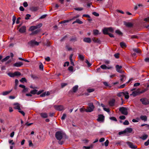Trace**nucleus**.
Listing matches in <instances>:
<instances>
[{
    "mask_svg": "<svg viewBox=\"0 0 149 149\" xmlns=\"http://www.w3.org/2000/svg\"><path fill=\"white\" fill-rule=\"evenodd\" d=\"M104 119V116L103 115H99L97 120L98 121H103Z\"/></svg>",
    "mask_w": 149,
    "mask_h": 149,
    "instance_id": "obj_13",
    "label": "nucleus"
},
{
    "mask_svg": "<svg viewBox=\"0 0 149 149\" xmlns=\"http://www.w3.org/2000/svg\"><path fill=\"white\" fill-rule=\"evenodd\" d=\"M93 40L95 42H96L99 44L101 43V41L98 38H93Z\"/></svg>",
    "mask_w": 149,
    "mask_h": 149,
    "instance_id": "obj_23",
    "label": "nucleus"
},
{
    "mask_svg": "<svg viewBox=\"0 0 149 149\" xmlns=\"http://www.w3.org/2000/svg\"><path fill=\"white\" fill-rule=\"evenodd\" d=\"M115 102V100L114 99H112L110 100L109 102V104L111 106H113Z\"/></svg>",
    "mask_w": 149,
    "mask_h": 149,
    "instance_id": "obj_19",
    "label": "nucleus"
},
{
    "mask_svg": "<svg viewBox=\"0 0 149 149\" xmlns=\"http://www.w3.org/2000/svg\"><path fill=\"white\" fill-rule=\"evenodd\" d=\"M41 31L40 29H37L35 31H32V32L30 34V35H34L38 34Z\"/></svg>",
    "mask_w": 149,
    "mask_h": 149,
    "instance_id": "obj_9",
    "label": "nucleus"
},
{
    "mask_svg": "<svg viewBox=\"0 0 149 149\" xmlns=\"http://www.w3.org/2000/svg\"><path fill=\"white\" fill-rule=\"evenodd\" d=\"M55 137L58 140H61L63 137V133L61 131L57 132L56 133Z\"/></svg>",
    "mask_w": 149,
    "mask_h": 149,
    "instance_id": "obj_3",
    "label": "nucleus"
},
{
    "mask_svg": "<svg viewBox=\"0 0 149 149\" xmlns=\"http://www.w3.org/2000/svg\"><path fill=\"white\" fill-rule=\"evenodd\" d=\"M66 117V115L65 113L63 114V116H62L61 118V119L62 120H64Z\"/></svg>",
    "mask_w": 149,
    "mask_h": 149,
    "instance_id": "obj_51",
    "label": "nucleus"
},
{
    "mask_svg": "<svg viewBox=\"0 0 149 149\" xmlns=\"http://www.w3.org/2000/svg\"><path fill=\"white\" fill-rule=\"evenodd\" d=\"M8 75L11 77H13L15 76L14 73H9L8 74Z\"/></svg>",
    "mask_w": 149,
    "mask_h": 149,
    "instance_id": "obj_55",
    "label": "nucleus"
},
{
    "mask_svg": "<svg viewBox=\"0 0 149 149\" xmlns=\"http://www.w3.org/2000/svg\"><path fill=\"white\" fill-rule=\"evenodd\" d=\"M12 91V90L8 91H5L2 93V94L3 95H6L10 93Z\"/></svg>",
    "mask_w": 149,
    "mask_h": 149,
    "instance_id": "obj_32",
    "label": "nucleus"
},
{
    "mask_svg": "<svg viewBox=\"0 0 149 149\" xmlns=\"http://www.w3.org/2000/svg\"><path fill=\"white\" fill-rule=\"evenodd\" d=\"M23 65V63L22 62H16L15 63H14L13 65V66L14 67H20Z\"/></svg>",
    "mask_w": 149,
    "mask_h": 149,
    "instance_id": "obj_12",
    "label": "nucleus"
},
{
    "mask_svg": "<svg viewBox=\"0 0 149 149\" xmlns=\"http://www.w3.org/2000/svg\"><path fill=\"white\" fill-rule=\"evenodd\" d=\"M126 133L127 132L129 133H131L132 131V129L130 127H127L126 128L125 130Z\"/></svg>",
    "mask_w": 149,
    "mask_h": 149,
    "instance_id": "obj_24",
    "label": "nucleus"
},
{
    "mask_svg": "<svg viewBox=\"0 0 149 149\" xmlns=\"http://www.w3.org/2000/svg\"><path fill=\"white\" fill-rule=\"evenodd\" d=\"M16 19V17L15 15H14L13 17V25L15 23Z\"/></svg>",
    "mask_w": 149,
    "mask_h": 149,
    "instance_id": "obj_45",
    "label": "nucleus"
},
{
    "mask_svg": "<svg viewBox=\"0 0 149 149\" xmlns=\"http://www.w3.org/2000/svg\"><path fill=\"white\" fill-rule=\"evenodd\" d=\"M94 89L93 88L88 89H87V91L88 93H91L94 91Z\"/></svg>",
    "mask_w": 149,
    "mask_h": 149,
    "instance_id": "obj_47",
    "label": "nucleus"
},
{
    "mask_svg": "<svg viewBox=\"0 0 149 149\" xmlns=\"http://www.w3.org/2000/svg\"><path fill=\"white\" fill-rule=\"evenodd\" d=\"M86 63L88 65V67H89L91 65V64L89 63V62L87 60H86Z\"/></svg>",
    "mask_w": 149,
    "mask_h": 149,
    "instance_id": "obj_54",
    "label": "nucleus"
},
{
    "mask_svg": "<svg viewBox=\"0 0 149 149\" xmlns=\"http://www.w3.org/2000/svg\"><path fill=\"white\" fill-rule=\"evenodd\" d=\"M31 15H30L29 14H26V17H25V19H29V17H31Z\"/></svg>",
    "mask_w": 149,
    "mask_h": 149,
    "instance_id": "obj_52",
    "label": "nucleus"
},
{
    "mask_svg": "<svg viewBox=\"0 0 149 149\" xmlns=\"http://www.w3.org/2000/svg\"><path fill=\"white\" fill-rule=\"evenodd\" d=\"M10 58V56H7L5 58H3V59L1 60V61L2 62H4L7 61Z\"/></svg>",
    "mask_w": 149,
    "mask_h": 149,
    "instance_id": "obj_38",
    "label": "nucleus"
},
{
    "mask_svg": "<svg viewBox=\"0 0 149 149\" xmlns=\"http://www.w3.org/2000/svg\"><path fill=\"white\" fill-rule=\"evenodd\" d=\"M131 38H138V36L136 35H133L131 36Z\"/></svg>",
    "mask_w": 149,
    "mask_h": 149,
    "instance_id": "obj_58",
    "label": "nucleus"
},
{
    "mask_svg": "<svg viewBox=\"0 0 149 149\" xmlns=\"http://www.w3.org/2000/svg\"><path fill=\"white\" fill-rule=\"evenodd\" d=\"M144 21L148 22H149V17L146 18L144 19Z\"/></svg>",
    "mask_w": 149,
    "mask_h": 149,
    "instance_id": "obj_64",
    "label": "nucleus"
},
{
    "mask_svg": "<svg viewBox=\"0 0 149 149\" xmlns=\"http://www.w3.org/2000/svg\"><path fill=\"white\" fill-rule=\"evenodd\" d=\"M116 70L117 71L120 73H122L123 71L121 70L122 68V67L121 65H117L116 66Z\"/></svg>",
    "mask_w": 149,
    "mask_h": 149,
    "instance_id": "obj_8",
    "label": "nucleus"
},
{
    "mask_svg": "<svg viewBox=\"0 0 149 149\" xmlns=\"http://www.w3.org/2000/svg\"><path fill=\"white\" fill-rule=\"evenodd\" d=\"M14 73L15 76H19L21 75V73H20V72L18 71L15 72H14Z\"/></svg>",
    "mask_w": 149,
    "mask_h": 149,
    "instance_id": "obj_40",
    "label": "nucleus"
},
{
    "mask_svg": "<svg viewBox=\"0 0 149 149\" xmlns=\"http://www.w3.org/2000/svg\"><path fill=\"white\" fill-rule=\"evenodd\" d=\"M140 101L143 104L147 105L149 104V100L147 98H142L140 99Z\"/></svg>",
    "mask_w": 149,
    "mask_h": 149,
    "instance_id": "obj_6",
    "label": "nucleus"
},
{
    "mask_svg": "<svg viewBox=\"0 0 149 149\" xmlns=\"http://www.w3.org/2000/svg\"><path fill=\"white\" fill-rule=\"evenodd\" d=\"M38 91V90L36 89L33 90H31L30 92V93L31 94L35 95V94H37V93Z\"/></svg>",
    "mask_w": 149,
    "mask_h": 149,
    "instance_id": "obj_36",
    "label": "nucleus"
},
{
    "mask_svg": "<svg viewBox=\"0 0 149 149\" xmlns=\"http://www.w3.org/2000/svg\"><path fill=\"white\" fill-rule=\"evenodd\" d=\"M115 33L118 34L119 35H123V33L119 30H116L115 31Z\"/></svg>",
    "mask_w": 149,
    "mask_h": 149,
    "instance_id": "obj_37",
    "label": "nucleus"
},
{
    "mask_svg": "<svg viewBox=\"0 0 149 149\" xmlns=\"http://www.w3.org/2000/svg\"><path fill=\"white\" fill-rule=\"evenodd\" d=\"M127 144L131 148L136 149L137 148V146L136 145H134L133 143L132 142H127Z\"/></svg>",
    "mask_w": 149,
    "mask_h": 149,
    "instance_id": "obj_10",
    "label": "nucleus"
},
{
    "mask_svg": "<svg viewBox=\"0 0 149 149\" xmlns=\"http://www.w3.org/2000/svg\"><path fill=\"white\" fill-rule=\"evenodd\" d=\"M29 147L33 146V144L32 143V141L31 140H29Z\"/></svg>",
    "mask_w": 149,
    "mask_h": 149,
    "instance_id": "obj_59",
    "label": "nucleus"
},
{
    "mask_svg": "<svg viewBox=\"0 0 149 149\" xmlns=\"http://www.w3.org/2000/svg\"><path fill=\"white\" fill-rule=\"evenodd\" d=\"M133 50L134 52L137 53H139L141 52V51L138 49H134Z\"/></svg>",
    "mask_w": 149,
    "mask_h": 149,
    "instance_id": "obj_39",
    "label": "nucleus"
},
{
    "mask_svg": "<svg viewBox=\"0 0 149 149\" xmlns=\"http://www.w3.org/2000/svg\"><path fill=\"white\" fill-rule=\"evenodd\" d=\"M68 84L66 83H62L61 84V86L62 88H63L64 87L67 85Z\"/></svg>",
    "mask_w": 149,
    "mask_h": 149,
    "instance_id": "obj_53",
    "label": "nucleus"
},
{
    "mask_svg": "<svg viewBox=\"0 0 149 149\" xmlns=\"http://www.w3.org/2000/svg\"><path fill=\"white\" fill-rule=\"evenodd\" d=\"M109 118L110 119L115 121H117L116 118L114 117L113 116L110 117Z\"/></svg>",
    "mask_w": 149,
    "mask_h": 149,
    "instance_id": "obj_49",
    "label": "nucleus"
},
{
    "mask_svg": "<svg viewBox=\"0 0 149 149\" xmlns=\"http://www.w3.org/2000/svg\"><path fill=\"white\" fill-rule=\"evenodd\" d=\"M123 124L124 125H128L129 124V123L128 120H125Z\"/></svg>",
    "mask_w": 149,
    "mask_h": 149,
    "instance_id": "obj_56",
    "label": "nucleus"
},
{
    "mask_svg": "<svg viewBox=\"0 0 149 149\" xmlns=\"http://www.w3.org/2000/svg\"><path fill=\"white\" fill-rule=\"evenodd\" d=\"M109 143V141L108 140H106V141L104 142V145L105 146L107 147V146L108 145Z\"/></svg>",
    "mask_w": 149,
    "mask_h": 149,
    "instance_id": "obj_57",
    "label": "nucleus"
},
{
    "mask_svg": "<svg viewBox=\"0 0 149 149\" xmlns=\"http://www.w3.org/2000/svg\"><path fill=\"white\" fill-rule=\"evenodd\" d=\"M14 106V108L15 109H17L18 110H21V109L19 106V104L18 103H14L13 104Z\"/></svg>",
    "mask_w": 149,
    "mask_h": 149,
    "instance_id": "obj_14",
    "label": "nucleus"
},
{
    "mask_svg": "<svg viewBox=\"0 0 149 149\" xmlns=\"http://www.w3.org/2000/svg\"><path fill=\"white\" fill-rule=\"evenodd\" d=\"M26 27L25 26H23L19 29V31L21 33H23L26 32Z\"/></svg>",
    "mask_w": 149,
    "mask_h": 149,
    "instance_id": "obj_11",
    "label": "nucleus"
},
{
    "mask_svg": "<svg viewBox=\"0 0 149 149\" xmlns=\"http://www.w3.org/2000/svg\"><path fill=\"white\" fill-rule=\"evenodd\" d=\"M148 136L147 134H145L142 136L140 137L139 138L143 140H145L148 138Z\"/></svg>",
    "mask_w": 149,
    "mask_h": 149,
    "instance_id": "obj_34",
    "label": "nucleus"
},
{
    "mask_svg": "<svg viewBox=\"0 0 149 149\" xmlns=\"http://www.w3.org/2000/svg\"><path fill=\"white\" fill-rule=\"evenodd\" d=\"M28 44L31 47H33L34 45L38 46L39 45V43L34 40H32L28 42Z\"/></svg>",
    "mask_w": 149,
    "mask_h": 149,
    "instance_id": "obj_4",
    "label": "nucleus"
},
{
    "mask_svg": "<svg viewBox=\"0 0 149 149\" xmlns=\"http://www.w3.org/2000/svg\"><path fill=\"white\" fill-rule=\"evenodd\" d=\"M42 26V23H39L36 26H31L29 29V31H33L36 29H39Z\"/></svg>",
    "mask_w": 149,
    "mask_h": 149,
    "instance_id": "obj_2",
    "label": "nucleus"
},
{
    "mask_svg": "<svg viewBox=\"0 0 149 149\" xmlns=\"http://www.w3.org/2000/svg\"><path fill=\"white\" fill-rule=\"evenodd\" d=\"M77 38L76 36H72L70 40V41L72 42H75L77 41Z\"/></svg>",
    "mask_w": 149,
    "mask_h": 149,
    "instance_id": "obj_18",
    "label": "nucleus"
},
{
    "mask_svg": "<svg viewBox=\"0 0 149 149\" xmlns=\"http://www.w3.org/2000/svg\"><path fill=\"white\" fill-rule=\"evenodd\" d=\"M119 110L123 114L127 115L128 114L127 109L126 108L123 107H121L120 108Z\"/></svg>",
    "mask_w": 149,
    "mask_h": 149,
    "instance_id": "obj_5",
    "label": "nucleus"
},
{
    "mask_svg": "<svg viewBox=\"0 0 149 149\" xmlns=\"http://www.w3.org/2000/svg\"><path fill=\"white\" fill-rule=\"evenodd\" d=\"M23 5L24 7H26L28 6V4L26 2H24L23 3Z\"/></svg>",
    "mask_w": 149,
    "mask_h": 149,
    "instance_id": "obj_60",
    "label": "nucleus"
},
{
    "mask_svg": "<svg viewBox=\"0 0 149 149\" xmlns=\"http://www.w3.org/2000/svg\"><path fill=\"white\" fill-rule=\"evenodd\" d=\"M88 107L87 109H85V111L86 112H91L93 111L95 107L93 103H88Z\"/></svg>",
    "mask_w": 149,
    "mask_h": 149,
    "instance_id": "obj_1",
    "label": "nucleus"
},
{
    "mask_svg": "<svg viewBox=\"0 0 149 149\" xmlns=\"http://www.w3.org/2000/svg\"><path fill=\"white\" fill-rule=\"evenodd\" d=\"M100 68L103 69H110L112 68V67L111 66H109L107 67L105 65H102L100 66Z\"/></svg>",
    "mask_w": 149,
    "mask_h": 149,
    "instance_id": "obj_17",
    "label": "nucleus"
},
{
    "mask_svg": "<svg viewBox=\"0 0 149 149\" xmlns=\"http://www.w3.org/2000/svg\"><path fill=\"white\" fill-rule=\"evenodd\" d=\"M54 107L55 109L58 111H61L64 110L63 106L61 105H55Z\"/></svg>",
    "mask_w": 149,
    "mask_h": 149,
    "instance_id": "obj_7",
    "label": "nucleus"
},
{
    "mask_svg": "<svg viewBox=\"0 0 149 149\" xmlns=\"http://www.w3.org/2000/svg\"><path fill=\"white\" fill-rule=\"evenodd\" d=\"M124 24L126 26L130 28L132 27L133 26V24L131 22H124Z\"/></svg>",
    "mask_w": 149,
    "mask_h": 149,
    "instance_id": "obj_20",
    "label": "nucleus"
},
{
    "mask_svg": "<svg viewBox=\"0 0 149 149\" xmlns=\"http://www.w3.org/2000/svg\"><path fill=\"white\" fill-rule=\"evenodd\" d=\"M40 115L41 117L44 118H47L48 117L47 114L46 113H41Z\"/></svg>",
    "mask_w": 149,
    "mask_h": 149,
    "instance_id": "obj_22",
    "label": "nucleus"
},
{
    "mask_svg": "<svg viewBox=\"0 0 149 149\" xmlns=\"http://www.w3.org/2000/svg\"><path fill=\"white\" fill-rule=\"evenodd\" d=\"M78 87L77 85H76L73 87L72 89L73 92L75 93L78 89Z\"/></svg>",
    "mask_w": 149,
    "mask_h": 149,
    "instance_id": "obj_33",
    "label": "nucleus"
},
{
    "mask_svg": "<svg viewBox=\"0 0 149 149\" xmlns=\"http://www.w3.org/2000/svg\"><path fill=\"white\" fill-rule=\"evenodd\" d=\"M120 45L121 47L122 48L126 47H127L126 44L123 42H120Z\"/></svg>",
    "mask_w": 149,
    "mask_h": 149,
    "instance_id": "obj_28",
    "label": "nucleus"
},
{
    "mask_svg": "<svg viewBox=\"0 0 149 149\" xmlns=\"http://www.w3.org/2000/svg\"><path fill=\"white\" fill-rule=\"evenodd\" d=\"M117 96L121 98V99L122 97L123 98L124 96L123 92H120L117 93Z\"/></svg>",
    "mask_w": 149,
    "mask_h": 149,
    "instance_id": "obj_31",
    "label": "nucleus"
},
{
    "mask_svg": "<svg viewBox=\"0 0 149 149\" xmlns=\"http://www.w3.org/2000/svg\"><path fill=\"white\" fill-rule=\"evenodd\" d=\"M92 14H93V15H94L96 16L97 17V16H99V14L98 13H97L96 12H93L92 13Z\"/></svg>",
    "mask_w": 149,
    "mask_h": 149,
    "instance_id": "obj_61",
    "label": "nucleus"
},
{
    "mask_svg": "<svg viewBox=\"0 0 149 149\" xmlns=\"http://www.w3.org/2000/svg\"><path fill=\"white\" fill-rule=\"evenodd\" d=\"M99 31L97 30H95L93 31V33L94 35L96 36L98 34Z\"/></svg>",
    "mask_w": 149,
    "mask_h": 149,
    "instance_id": "obj_41",
    "label": "nucleus"
},
{
    "mask_svg": "<svg viewBox=\"0 0 149 149\" xmlns=\"http://www.w3.org/2000/svg\"><path fill=\"white\" fill-rule=\"evenodd\" d=\"M93 146L92 145H91L90 146H84L83 147V148H85V149H90L91 148H93Z\"/></svg>",
    "mask_w": 149,
    "mask_h": 149,
    "instance_id": "obj_43",
    "label": "nucleus"
},
{
    "mask_svg": "<svg viewBox=\"0 0 149 149\" xmlns=\"http://www.w3.org/2000/svg\"><path fill=\"white\" fill-rule=\"evenodd\" d=\"M19 81L21 82H23V81L26 82L27 81L26 79L24 77L22 78Z\"/></svg>",
    "mask_w": 149,
    "mask_h": 149,
    "instance_id": "obj_48",
    "label": "nucleus"
},
{
    "mask_svg": "<svg viewBox=\"0 0 149 149\" xmlns=\"http://www.w3.org/2000/svg\"><path fill=\"white\" fill-rule=\"evenodd\" d=\"M124 96H125V98L126 99H128L129 97V93L128 92H123Z\"/></svg>",
    "mask_w": 149,
    "mask_h": 149,
    "instance_id": "obj_25",
    "label": "nucleus"
},
{
    "mask_svg": "<svg viewBox=\"0 0 149 149\" xmlns=\"http://www.w3.org/2000/svg\"><path fill=\"white\" fill-rule=\"evenodd\" d=\"M68 70L71 72H72L73 71V67L72 66L69 67L68 68Z\"/></svg>",
    "mask_w": 149,
    "mask_h": 149,
    "instance_id": "obj_50",
    "label": "nucleus"
},
{
    "mask_svg": "<svg viewBox=\"0 0 149 149\" xmlns=\"http://www.w3.org/2000/svg\"><path fill=\"white\" fill-rule=\"evenodd\" d=\"M119 53H116L114 55V56L116 58H118L119 57Z\"/></svg>",
    "mask_w": 149,
    "mask_h": 149,
    "instance_id": "obj_62",
    "label": "nucleus"
},
{
    "mask_svg": "<svg viewBox=\"0 0 149 149\" xmlns=\"http://www.w3.org/2000/svg\"><path fill=\"white\" fill-rule=\"evenodd\" d=\"M149 144V139L148 140V141L145 142L144 145L146 146H147Z\"/></svg>",
    "mask_w": 149,
    "mask_h": 149,
    "instance_id": "obj_63",
    "label": "nucleus"
},
{
    "mask_svg": "<svg viewBox=\"0 0 149 149\" xmlns=\"http://www.w3.org/2000/svg\"><path fill=\"white\" fill-rule=\"evenodd\" d=\"M139 95L138 93H137V92L136 91H135L133 92L132 93L130 94V95H133L134 97H135L137 95Z\"/></svg>",
    "mask_w": 149,
    "mask_h": 149,
    "instance_id": "obj_35",
    "label": "nucleus"
},
{
    "mask_svg": "<svg viewBox=\"0 0 149 149\" xmlns=\"http://www.w3.org/2000/svg\"><path fill=\"white\" fill-rule=\"evenodd\" d=\"M108 30L107 28H104L103 30V33L104 34L108 35Z\"/></svg>",
    "mask_w": 149,
    "mask_h": 149,
    "instance_id": "obj_27",
    "label": "nucleus"
},
{
    "mask_svg": "<svg viewBox=\"0 0 149 149\" xmlns=\"http://www.w3.org/2000/svg\"><path fill=\"white\" fill-rule=\"evenodd\" d=\"M78 57L80 60H81L82 61H83L84 60V57L82 55H80V54L78 56Z\"/></svg>",
    "mask_w": 149,
    "mask_h": 149,
    "instance_id": "obj_42",
    "label": "nucleus"
},
{
    "mask_svg": "<svg viewBox=\"0 0 149 149\" xmlns=\"http://www.w3.org/2000/svg\"><path fill=\"white\" fill-rule=\"evenodd\" d=\"M39 7L38 6H32L31 7L30 9L32 11H36L38 10Z\"/></svg>",
    "mask_w": 149,
    "mask_h": 149,
    "instance_id": "obj_16",
    "label": "nucleus"
},
{
    "mask_svg": "<svg viewBox=\"0 0 149 149\" xmlns=\"http://www.w3.org/2000/svg\"><path fill=\"white\" fill-rule=\"evenodd\" d=\"M40 69L43 70V65L41 63H40V65H39Z\"/></svg>",
    "mask_w": 149,
    "mask_h": 149,
    "instance_id": "obj_44",
    "label": "nucleus"
},
{
    "mask_svg": "<svg viewBox=\"0 0 149 149\" xmlns=\"http://www.w3.org/2000/svg\"><path fill=\"white\" fill-rule=\"evenodd\" d=\"M78 23V24H82L83 23V22L82 21L80 20L79 19H77L74 22L72 23V24H74L75 23Z\"/></svg>",
    "mask_w": 149,
    "mask_h": 149,
    "instance_id": "obj_26",
    "label": "nucleus"
},
{
    "mask_svg": "<svg viewBox=\"0 0 149 149\" xmlns=\"http://www.w3.org/2000/svg\"><path fill=\"white\" fill-rule=\"evenodd\" d=\"M140 118L144 121H146L147 120V117L146 116H140Z\"/></svg>",
    "mask_w": 149,
    "mask_h": 149,
    "instance_id": "obj_29",
    "label": "nucleus"
},
{
    "mask_svg": "<svg viewBox=\"0 0 149 149\" xmlns=\"http://www.w3.org/2000/svg\"><path fill=\"white\" fill-rule=\"evenodd\" d=\"M107 29H108V31L109 32H113V29L112 27L107 28Z\"/></svg>",
    "mask_w": 149,
    "mask_h": 149,
    "instance_id": "obj_46",
    "label": "nucleus"
},
{
    "mask_svg": "<svg viewBox=\"0 0 149 149\" xmlns=\"http://www.w3.org/2000/svg\"><path fill=\"white\" fill-rule=\"evenodd\" d=\"M83 41L84 42L88 43H90L91 42V40L89 38H84L83 39Z\"/></svg>",
    "mask_w": 149,
    "mask_h": 149,
    "instance_id": "obj_15",
    "label": "nucleus"
},
{
    "mask_svg": "<svg viewBox=\"0 0 149 149\" xmlns=\"http://www.w3.org/2000/svg\"><path fill=\"white\" fill-rule=\"evenodd\" d=\"M43 43L44 45L47 46H49L50 45V42L47 39L46 40L45 42H43Z\"/></svg>",
    "mask_w": 149,
    "mask_h": 149,
    "instance_id": "obj_21",
    "label": "nucleus"
},
{
    "mask_svg": "<svg viewBox=\"0 0 149 149\" xmlns=\"http://www.w3.org/2000/svg\"><path fill=\"white\" fill-rule=\"evenodd\" d=\"M120 80L122 82L124 81L126 79V77L124 75H121L120 76Z\"/></svg>",
    "mask_w": 149,
    "mask_h": 149,
    "instance_id": "obj_30",
    "label": "nucleus"
}]
</instances>
